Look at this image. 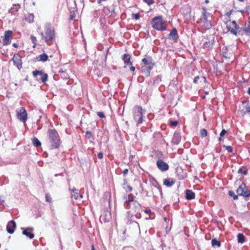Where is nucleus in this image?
I'll return each instance as SVG.
<instances>
[{
    "instance_id": "obj_1",
    "label": "nucleus",
    "mask_w": 250,
    "mask_h": 250,
    "mask_svg": "<svg viewBox=\"0 0 250 250\" xmlns=\"http://www.w3.org/2000/svg\"><path fill=\"white\" fill-rule=\"evenodd\" d=\"M134 196L132 194H129L127 196H124L125 200L124 206L127 209H130L134 212H138L141 209L140 204L134 200Z\"/></svg>"
},
{
    "instance_id": "obj_2",
    "label": "nucleus",
    "mask_w": 250,
    "mask_h": 250,
    "mask_svg": "<svg viewBox=\"0 0 250 250\" xmlns=\"http://www.w3.org/2000/svg\"><path fill=\"white\" fill-rule=\"evenodd\" d=\"M47 136L51 149L58 148L60 144V139L57 131L54 129H49L48 130Z\"/></svg>"
},
{
    "instance_id": "obj_3",
    "label": "nucleus",
    "mask_w": 250,
    "mask_h": 250,
    "mask_svg": "<svg viewBox=\"0 0 250 250\" xmlns=\"http://www.w3.org/2000/svg\"><path fill=\"white\" fill-rule=\"evenodd\" d=\"M145 112V110L141 106L136 105L134 107L133 109V118L138 125L143 123L144 121L143 115Z\"/></svg>"
},
{
    "instance_id": "obj_4",
    "label": "nucleus",
    "mask_w": 250,
    "mask_h": 250,
    "mask_svg": "<svg viewBox=\"0 0 250 250\" xmlns=\"http://www.w3.org/2000/svg\"><path fill=\"white\" fill-rule=\"evenodd\" d=\"M41 35L48 44H50L55 38L54 29L50 25H46L45 27V33H42Z\"/></svg>"
},
{
    "instance_id": "obj_5",
    "label": "nucleus",
    "mask_w": 250,
    "mask_h": 250,
    "mask_svg": "<svg viewBox=\"0 0 250 250\" xmlns=\"http://www.w3.org/2000/svg\"><path fill=\"white\" fill-rule=\"evenodd\" d=\"M152 27L157 30L164 31L166 29V24L161 16L155 17L152 19Z\"/></svg>"
},
{
    "instance_id": "obj_6",
    "label": "nucleus",
    "mask_w": 250,
    "mask_h": 250,
    "mask_svg": "<svg viewBox=\"0 0 250 250\" xmlns=\"http://www.w3.org/2000/svg\"><path fill=\"white\" fill-rule=\"evenodd\" d=\"M209 16L210 14L208 13L204 8H203L202 16L201 18L199 23L206 29H209L212 26L210 20L208 19Z\"/></svg>"
},
{
    "instance_id": "obj_7",
    "label": "nucleus",
    "mask_w": 250,
    "mask_h": 250,
    "mask_svg": "<svg viewBox=\"0 0 250 250\" xmlns=\"http://www.w3.org/2000/svg\"><path fill=\"white\" fill-rule=\"evenodd\" d=\"M238 195L244 196V197H249L250 196V190L248 189L247 187L244 183H242L239 186L236 190Z\"/></svg>"
},
{
    "instance_id": "obj_8",
    "label": "nucleus",
    "mask_w": 250,
    "mask_h": 250,
    "mask_svg": "<svg viewBox=\"0 0 250 250\" xmlns=\"http://www.w3.org/2000/svg\"><path fill=\"white\" fill-rule=\"evenodd\" d=\"M17 118L23 123L27 120V113L24 107H21L16 110Z\"/></svg>"
},
{
    "instance_id": "obj_9",
    "label": "nucleus",
    "mask_w": 250,
    "mask_h": 250,
    "mask_svg": "<svg viewBox=\"0 0 250 250\" xmlns=\"http://www.w3.org/2000/svg\"><path fill=\"white\" fill-rule=\"evenodd\" d=\"M33 76L37 79V80L41 81L43 83H45L48 79V75L44 73L42 71L35 70L32 72Z\"/></svg>"
},
{
    "instance_id": "obj_10",
    "label": "nucleus",
    "mask_w": 250,
    "mask_h": 250,
    "mask_svg": "<svg viewBox=\"0 0 250 250\" xmlns=\"http://www.w3.org/2000/svg\"><path fill=\"white\" fill-rule=\"evenodd\" d=\"M12 32L10 30L6 31L4 32V38L3 40V45H7L11 43L12 37Z\"/></svg>"
},
{
    "instance_id": "obj_11",
    "label": "nucleus",
    "mask_w": 250,
    "mask_h": 250,
    "mask_svg": "<svg viewBox=\"0 0 250 250\" xmlns=\"http://www.w3.org/2000/svg\"><path fill=\"white\" fill-rule=\"evenodd\" d=\"M12 60L14 64L16 65L19 70H20L22 67V62L21 56L18 54H15Z\"/></svg>"
},
{
    "instance_id": "obj_12",
    "label": "nucleus",
    "mask_w": 250,
    "mask_h": 250,
    "mask_svg": "<svg viewBox=\"0 0 250 250\" xmlns=\"http://www.w3.org/2000/svg\"><path fill=\"white\" fill-rule=\"evenodd\" d=\"M156 165L158 168L162 171H165L168 169V165L161 159L157 161Z\"/></svg>"
},
{
    "instance_id": "obj_13",
    "label": "nucleus",
    "mask_w": 250,
    "mask_h": 250,
    "mask_svg": "<svg viewBox=\"0 0 250 250\" xmlns=\"http://www.w3.org/2000/svg\"><path fill=\"white\" fill-rule=\"evenodd\" d=\"M16 228V223L13 221H9L6 226V229L7 232L10 234H12L14 232Z\"/></svg>"
},
{
    "instance_id": "obj_14",
    "label": "nucleus",
    "mask_w": 250,
    "mask_h": 250,
    "mask_svg": "<svg viewBox=\"0 0 250 250\" xmlns=\"http://www.w3.org/2000/svg\"><path fill=\"white\" fill-rule=\"evenodd\" d=\"M34 229L33 228L28 227L23 229L22 233V234L26 235L27 237H28L30 239H32L34 237V234L30 231H32Z\"/></svg>"
},
{
    "instance_id": "obj_15",
    "label": "nucleus",
    "mask_w": 250,
    "mask_h": 250,
    "mask_svg": "<svg viewBox=\"0 0 250 250\" xmlns=\"http://www.w3.org/2000/svg\"><path fill=\"white\" fill-rule=\"evenodd\" d=\"M181 136L180 134L176 131L173 134V136L172 139V143L175 145H178L181 141Z\"/></svg>"
},
{
    "instance_id": "obj_16",
    "label": "nucleus",
    "mask_w": 250,
    "mask_h": 250,
    "mask_svg": "<svg viewBox=\"0 0 250 250\" xmlns=\"http://www.w3.org/2000/svg\"><path fill=\"white\" fill-rule=\"evenodd\" d=\"M70 190L72 192L71 194L72 198H74L75 200H78L83 198V196L78 193V189L74 188Z\"/></svg>"
},
{
    "instance_id": "obj_17",
    "label": "nucleus",
    "mask_w": 250,
    "mask_h": 250,
    "mask_svg": "<svg viewBox=\"0 0 250 250\" xmlns=\"http://www.w3.org/2000/svg\"><path fill=\"white\" fill-rule=\"evenodd\" d=\"M131 56L128 54H125L122 56V59L124 60V62L126 65H131L132 62L130 61Z\"/></svg>"
},
{
    "instance_id": "obj_18",
    "label": "nucleus",
    "mask_w": 250,
    "mask_h": 250,
    "mask_svg": "<svg viewBox=\"0 0 250 250\" xmlns=\"http://www.w3.org/2000/svg\"><path fill=\"white\" fill-rule=\"evenodd\" d=\"M186 194V199L188 200H192L195 198V193L190 190L187 189Z\"/></svg>"
},
{
    "instance_id": "obj_19",
    "label": "nucleus",
    "mask_w": 250,
    "mask_h": 250,
    "mask_svg": "<svg viewBox=\"0 0 250 250\" xmlns=\"http://www.w3.org/2000/svg\"><path fill=\"white\" fill-rule=\"evenodd\" d=\"M20 8V5L16 4H13V6L9 10V12L11 13L12 14L15 15Z\"/></svg>"
},
{
    "instance_id": "obj_20",
    "label": "nucleus",
    "mask_w": 250,
    "mask_h": 250,
    "mask_svg": "<svg viewBox=\"0 0 250 250\" xmlns=\"http://www.w3.org/2000/svg\"><path fill=\"white\" fill-rule=\"evenodd\" d=\"M177 34V29L175 28H174L172 29L169 35V37L172 38L175 42H177V38L176 37Z\"/></svg>"
},
{
    "instance_id": "obj_21",
    "label": "nucleus",
    "mask_w": 250,
    "mask_h": 250,
    "mask_svg": "<svg viewBox=\"0 0 250 250\" xmlns=\"http://www.w3.org/2000/svg\"><path fill=\"white\" fill-rule=\"evenodd\" d=\"M48 57L47 54L45 53H43L40 55H39L37 57V60L38 61H41L42 62H44L48 60Z\"/></svg>"
},
{
    "instance_id": "obj_22",
    "label": "nucleus",
    "mask_w": 250,
    "mask_h": 250,
    "mask_svg": "<svg viewBox=\"0 0 250 250\" xmlns=\"http://www.w3.org/2000/svg\"><path fill=\"white\" fill-rule=\"evenodd\" d=\"M175 183V181L173 179L171 181H169V180L167 179H165L164 180V185L166 186L167 187H170L172 186Z\"/></svg>"
},
{
    "instance_id": "obj_23",
    "label": "nucleus",
    "mask_w": 250,
    "mask_h": 250,
    "mask_svg": "<svg viewBox=\"0 0 250 250\" xmlns=\"http://www.w3.org/2000/svg\"><path fill=\"white\" fill-rule=\"evenodd\" d=\"M32 143L35 146L38 147L41 146V143L39 139L36 137H34L32 139Z\"/></svg>"
},
{
    "instance_id": "obj_24",
    "label": "nucleus",
    "mask_w": 250,
    "mask_h": 250,
    "mask_svg": "<svg viewBox=\"0 0 250 250\" xmlns=\"http://www.w3.org/2000/svg\"><path fill=\"white\" fill-rule=\"evenodd\" d=\"M237 240L239 243H243L245 241L244 235L242 233H238L237 234Z\"/></svg>"
},
{
    "instance_id": "obj_25",
    "label": "nucleus",
    "mask_w": 250,
    "mask_h": 250,
    "mask_svg": "<svg viewBox=\"0 0 250 250\" xmlns=\"http://www.w3.org/2000/svg\"><path fill=\"white\" fill-rule=\"evenodd\" d=\"M211 245L213 247L216 246L218 247H219L221 246V243L219 241L214 238L211 240Z\"/></svg>"
},
{
    "instance_id": "obj_26",
    "label": "nucleus",
    "mask_w": 250,
    "mask_h": 250,
    "mask_svg": "<svg viewBox=\"0 0 250 250\" xmlns=\"http://www.w3.org/2000/svg\"><path fill=\"white\" fill-rule=\"evenodd\" d=\"M242 111L244 113L250 112V105L247 104L246 106H244Z\"/></svg>"
},
{
    "instance_id": "obj_27",
    "label": "nucleus",
    "mask_w": 250,
    "mask_h": 250,
    "mask_svg": "<svg viewBox=\"0 0 250 250\" xmlns=\"http://www.w3.org/2000/svg\"><path fill=\"white\" fill-rule=\"evenodd\" d=\"M229 195L232 197L234 200H237L238 199V195L235 194L234 192L233 191H229Z\"/></svg>"
},
{
    "instance_id": "obj_28",
    "label": "nucleus",
    "mask_w": 250,
    "mask_h": 250,
    "mask_svg": "<svg viewBox=\"0 0 250 250\" xmlns=\"http://www.w3.org/2000/svg\"><path fill=\"white\" fill-rule=\"evenodd\" d=\"M200 134L202 137H204L207 135V131L205 129H202L200 130Z\"/></svg>"
},
{
    "instance_id": "obj_29",
    "label": "nucleus",
    "mask_w": 250,
    "mask_h": 250,
    "mask_svg": "<svg viewBox=\"0 0 250 250\" xmlns=\"http://www.w3.org/2000/svg\"><path fill=\"white\" fill-rule=\"evenodd\" d=\"M132 18L135 20H138L140 18V14L139 13H133L132 14Z\"/></svg>"
},
{
    "instance_id": "obj_30",
    "label": "nucleus",
    "mask_w": 250,
    "mask_h": 250,
    "mask_svg": "<svg viewBox=\"0 0 250 250\" xmlns=\"http://www.w3.org/2000/svg\"><path fill=\"white\" fill-rule=\"evenodd\" d=\"M224 147L226 148V149L229 152H231L232 151V148L231 146H223Z\"/></svg>"
},
{
    "instance_id": "obj_31",
    "label": "nucleus",
    "mask_w": 250,
    "mask_h": 250,
    "mask_svg": "<svg viewBox=\"0 0 250 250\" xmlns=\"http://www.w3.org/2000/svg\"><path fill=\"white\" fill-rule=\"evenodd\" d=\"M143 1L146 3L148 5H150L154 3L153 0H143Z\"/></svg>"
},
{
    "instance_id": "obj_32",
    "label": "nucleus",
    "mask_w": 250,
    "mask_h": 250,
    "mask_svg": "<svg viewBox=\"0 0 250 250\" xmlns=\"http://www.w3.org/2000/svg\"><path fill=\"white\" fill-rule=\"evenodd\" d=\"M178 122L176 121H172L170 122V125L172 126H176L178 125Z\"/></svg>"
},
{
    "instance_id": "obj_33",
    "label": "nucleus",
    "mask_w": 250,
    "mask_h": 250,
    "mask_svg": "<svg viewBox=\"0 0 250 250\" xmlns=\"http://www.w3.org/2000/svg\"><path fill=\"white\" fill-rule=\"evenodd\" d=\"M232 24L234 25L235 29L236 30H238L239 28V26L236 23V21H233L231 22Z\"/></svg>"
},
{
    "instance_id": "obj_34",
    "label": "nucleus",
    "mask_w": 250,
    "mask_h": 250,
    "mask_svg": "<svg viewBox=\"0 0 250 250\" xmlns=\"http://www.w3.org/2000/svg\"><path fill=\"white\" fill-rule=\"evenodd\" d=\"M45 198H46V201L48 202H51L52 201V198L50 197V196L48 194H46Z\"/></svg>"
},
{
    "instance_id": "obj_35",
    "label": "nucleus",
    "mask_w": 250,
    "mask_h": 250,
    "mask_svg": "<svg viewBox=\"0 0 250 250\" xmlns=\"http://www.w3.org/2000/svg\"><path fill=\"white\" fill-rule=\"evenodd\" d=\"M142 62L146 65H147L148 64L150 63V61H148L147 59L146 58H144L143 60H142Z\"/></svg>"
},
{
    "instance_id": "obj_36",
    "label": "nucleus",
    "mask_w": 250,
    "mask_h": 250,
    "mask_svg": "<svg viewBox=\"0 0 250 250\" xmlns=\"http://www.w3.org/2000/svg\"><path fill=\"white\" fill-rule=\"evenodd\" d=\"M97 115L98 116L100 117V118H104L105 117V116L103 112H98L97 113Z\"/></svg>"
},
{
    "instance_id": "obj_37",
    "label": "nucleus",
    "mask_w": 250,
    "mask_h": 250,
    "mask_svg": "<svg viewBox=\"0 0 250 250\" xmlns=\"http://www.w3.org/2000/svg\"><path fill=\"white\" fill-rule=\"evenodd\" d=\"M85 135H86L87 138L89 139V138H90V137L91 136V132L90 131H87L85 132Z\"/></svg>"
},
{
    "instance_id": "obj_38",
    "label": "nucleus",
    "mask_w": 250,
    "mask_h": 250,
    "mask_svg": "<svg viewBox=\"0 0 250 250\" xmlns=\"http://www.w3.org/2000/svg\"><path fill=\"white\" fill-rule=\"evenodd\" d=\"M159 81H161V78L159 76H157L154 80V83H158Z\"/></svg>"
},
{
    "instance_id": "obj_39",
    "label": "nucleus",
    "mask_w": 250,
    "mask_h": 250,
    "mask_svg": "<svg viewBox=\"0 0 250 250\" xmlns=\"http://www.w3.org/2000/svg\"><path fill=\"white\" fill-rule=\"evenodd\" d=\"M227 133V131L223 129L222 131L221 132L220 134V135L221 137H222L226 133Z\"/></svg>"
},
{
    "instance_id": "obj_40",
    "label": "nucleus",
    "mask_w": 250,
    "mask_h": 250,
    "mask_svg": "<svg viewBox=\"0 0 250 250\" xmlns=\"http://www.w3.org/2000/svg\"><path fill=\"white\" fill-rule=\"evenodd\" d=\"M230 32L231 33H232V34H233V35H235V36H236V35H237V31H236V29H235V30H234V29H231V30L230 31Z\"/></svg>"
},
{
    "instance_id": "obj_41",
    "label": "nucleus",
    "mask_w": 250,
    "mask_h": 250,
    "mask_svg": "<svg viewBox=\"0 0 250 250\" xmlns=\"http://www.w3.org/2000/svg\"><path fill=\"white\" fill-rule=\"evenodd\" d=\"M199 79H200V77L199 76L195 77L193 80V83H198V81Z\"/></svg>"
},
{
    "instance_id": "obj_42",
    "label": "nucleus",
    "mask_w": 250,
    "mask_h": 250,
    "mask_svg": "<svg viewBox=\"0 0 250 250\" xmlns=\"http://www.w3.org/2000/svg\"><path fill=\"white\" fill-rule=\"evenodd\" d=\"M110 218V215L109 214L108 216L107 214L105 215V218L104 219L105 222H108Z\"/></svg>"
},
{
    "instance_id": "obj_43",
    "label": "nucleus",
    "mask_w": 250,
    "mask_h": 250,
    "mask_svg": "<svg viewBox=\"0 0 250 250\" xmlns=\"http://www.w3.org/2000/svg\"><path fill=\"white\" fill-rule=\"evenodd\" d=\"M97 156L99 159H102L103 157V154L102 152H100L98 154Z\"/></svg>"
},
{
    "instance_id": "obj_44",
    "label": "nucleus",
    "mask_w": 250,
    "mask_h": 250,
    "mask_svg": "<svg viewBox=\"0 0 250 250\" xmlns=\"http://www.w3.org/2000/svg\"><path fill=\"white\" fill-rule=\"evenodd\" d=\"M31 39L32 41L33 42H34V43L36 41V38L33 36H32L31 37Z\"/></svg>"
},
{
    "instance_id": "obj_45",
    "label": "nucleus",
    "mask_w": 250,
    "mask_h": 250,
    "mask_svg": "<svg viewBox=\"0 0 250 250\" xmlns=\"http://www.w3.org/2000/svg\"><path fill=\"white\" fill-rule=\"evenodd\" d=\"M128 169H125L123 171V174L124 175H126L128 173Z\"/></svg>"
},
{
    "instance_id": "obj_46",
    "label": "nucleus",
    "mask_w": 250,
    "mask_h": 250,
    "mask_svg": "<svg viewBox=\"0 0 250 250\" xmlns=\"http://www.w3.org/2000/svg\"><path fill=\"white\" fill-rule=\"evenodd\" d=\"M130 71H131L133 72V71H135V67H134V66H130Z\"/></svg>"
},
{
    "instance_id": "obj_47",
    "label": "nucleus",
    "mask_w": 250,
    "mask_h": 250,
    "mask_svg": "<svg viewBox=\"0 0 250 250\" xmlns=\"http://www.w3.org/2000/svg\"><path fill=\"white\" fill-rule=\"evenodd\" d=\"M227 29H228V30H227V31H228V32H230V31L231 30V29H232V28H231V27H230L228 25H227Z\"/></svg>"
},
{
    "instance_id": "obj_48",
    "label": "nucleus",
    "mask_w": 250,
    "mask_h": 250,
    "mask_svg": "<svg viewBox=\"0 0 250 250\" xmlns=\"http://www.w3.org/2000/svg\"><path fill=\"white\" fill-rule=\"evenodd\" d=\"M127 188L128 189L129 191H131L132 190V188L130 186H127Z\"/></svg>"
},
{
    "instance_id": "obj_49",
    "label": "nucleus",
    "mask_w": 250,
    "mask_h": 250,
    "mask_svg": "<svg viewBox=\"0 0 250 250\" xmlns=\"http://www.w3.org/2000/svg\"><path fill=\"white\" fill-rule=\"evenodd\" d=\"M231 11H230L229 12H228L227 13V15L228 16H229L231 15Z\"/></svg>"
},
{
    "instance_id": "obj_50",
    "label": "nucleus",
    "mask_w": 250,
    "mask_h": 250,
    "mask_svg": "<svg viewBox=\"0 0 250 250\" xmlns=\"http://www.w3.org/2000/svg\"><path fill=\"white\" fill-rule=\"evenodd\" d=\"M13 46L14 47H17L18 46V45H17V43H13Z\"/></svg>"
},
{
    "instance_id": "obj_51",
    "label": "nucleus",
    "mask_w": 250,
    "mask_h": 250,
    "mask_svg": "<svg viewBox=\"0 0 250 250\" xmlns=\"http://www.w3.org/2000/svg\"><path fill=\"white\" fill-rule=\"evenodd\" d=\"M201 78H202L203 80H204V81L205 82H206V78H205V77H201Z\"/></svg>"
},
{
    "instance_id": "obj_52",
    "label": "nucleus",
    "mask_w": 250,
    "mask_h": 250,
    "mask_svg": "<svg viewBox=\"0 0 250 250\" xmlns=\"http://www.w3.org/2000/svg\"><path fill=\"white\" fill-rule=\"evenodd\" d=\"M103 0H98L97 2L98 3H100Z\"/></svg>"
},
{
    "instance_id": "obj_53",
    "label": "nucleus",
    "mask_w": 250,
    "mask_h": 250,
    "mask_svg": "<svg viewBox=\"0 0 250 250\" xmlns=\"http://www.w3.org/2000/svg\"><path fill=\"white\" fill-rule=\"evenodd\" d=\"M248 92L250 95V87L249 88Z\"/></svg>"
},
{
    "instance_id": "obj_54",
    "label": "nucleus",
    "mask_w": 250,
    "mask_h": 250,
    "mask_svg": "<svg viewBox=\"0 0 250 250\" xmlns=\"http://www.w3.org/2000/svg\"><path fill=\"white\" fill-rule=\"evenodd\" d=\"M92 250H95L93 245H92Z\"/></svg>"
},
{
    "instance_id": "obj_55",
    "label": "nucleus",
    "mask_w": 250,
    "mask_h": 250,
    "mask_svg": "<svg viewBox=\"0 0 250 250\" xmlns=\"http://www.w3.org/2000/svg\"><path fill=\"white\" fill-rule=\"evenodd\" d=\"M146 213H148V212H150V210H146Z\"/></svg>"
},
{
    "instance_id": "obj_56",
    "label": "nucleus",
    "mask_w": 250,
    "mask_h": 250,
    "mask_svg": "<svg viewBox=\"0 0 250 250\" xmlns=\"http://www.w3.org/2000/svg\"><path fill=\"white\" fill-rule=\"evenodd\" d=\"M222 140V138L220 136V137L219 138V141H221Z\"/></svg>"
},
{
    "instance_id": "obj_57",
    "label": "nucleus",
    "mask_w": 250,
    "mask_h": 250,
    "mask_svg": "<svg viewBox=\"0 0 250 250\" xmlns=\"http://www.w3.org/2000/svg\"><path fill=\"white\" fill-rule=\"evenodd\" d=\"M130 211H129L127 212V213H128V218H129V213H130Z\"/></svg>"
},
{
    "instance_id": "obj_58",
    "label": "nucleus",
    "mask_w": 250,
    "mask_h": 250,
    "mask_svg": "<svg viewBox=\"0 0 250 250\" xmlns=\"http://www.w3.org/2000/svg\"><path fill=\"white\" fill-rule=\"evenodd\" d=\"M205 2H206V3H208V0H206Z\"/></svg>"
},
{
    "instance_id": "obj_59",
    "label": "nucleus",
    "mask_w": 250,
    "mask_h": 250,
    "mask_svg": "<svg viewBox=\"0 0 250 250\" xmlns=\"http://www.w3.org/2000/svg\"><path fill=\"white\" fill-rule=\"evenodd\" d=\"M25 80H26V81H27V80H28V78H25Z\"/></svg>"
}]
</instances>
